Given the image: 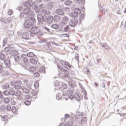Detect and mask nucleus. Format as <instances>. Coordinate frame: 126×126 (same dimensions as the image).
<instances>
[{"mask_svg": "<svg viewBox=\"0 0 126 126\" xmlns=\"http://www.w3.org/2000/svg\"><path fill=\"white\" fill-rule=\"evenodd\" d=\"M21 59V58H20V57H19L17 55H16L14 57V60L16 62H19V61H20Z\"/></svg>", "mask_w": 126, "mask_h": 126, "instance_id": "44", "label": "nucleus"}, {"mask_svg": "<svg viewBox=\"0 0 126 126\" xmlns=\"http://www.w3.org/2000/svg\"><path fill=\"white\" fill-rule=\"evenodd\" d=\"M39 7L41 9H42V8H44V5L42 4H40L39 5Z\"/></svg>", "mask_w": 126, "mask_h": 126, "instance_id": "61", "label": "nucleus"}, {"mask_svg": "<svg viewBox=\"0 0 126 126\" xmlns=\"http://www.w3.org/2000/svg\"><path fill=\"white\" fill-rule=\"evenodd\" d=\"M29 71H30V72H34V71H36V68L33 66L30 67L29 68Z\"/></svg>", "mask_w": 126, "mask_h": 126, "instance_id": "41", "label": "nucleus"}, {"mask_svg": "<svg viewBox=\"0 0 126 126\" xmlns=\"http://www.w3.org/2000/svg\"><path fill=\"white\" fill-rule=\"evenodd\" d=\"M56 12L57 14H59V15H63V14H64V12H63V10L62 9H57L56 10Z\"/></svg>", "mask_w": 126, "mask_h": 126, "instance_id": "19", "label": "nucleus"}, {"mask_svg": "<svg viewBox=\"0 0 126 126\" xmlns=\"http://www.w3.org/2000/svg\"><path fill=\"white\" fill-rule=\"evenodd\" d=\"M70 9L68 7H66L65 9V11H67V12H69V11H70Z\"/></svg>", "mask_w": 126, "mask_h": 126, "instance_id": "63", "label": "nucleus"}, {"mask_svg": "<svg viewBox=\"0 0 126 126\" xmlns=\"http://www.w3.org/2000/svg\"><path fill=\"white\" fill-rule=\"evenodd\" d=\"M30 62L31 63H32V64H37V60L34 59V58H32L30 59Z\"/></svg>", "mask_w": 126, "mask_h": 126, "instance_id": "30", "label": "nucleus"}, {"mask_svg": "<svg viewBox=\"0 0 126 126\" xmlns=\"http://www.w3.org/2000/svg\"><path fill=\"white\" fill-rule=\"evenodd\" d=\"M42 13L43 14H44V15H45V16H46V15H49L50 14V13H51L48 10L43 9L42 10Z\"/></svg>", "mask_w": 126, "mask_h": 126, "instance_id": "29", "label": "nucleus"}, {"mask_svg": "<svg viewBox=\"0 0 126 126\" xmlns=\"http://www.w3.org/2000/svg\"><path fill=\"white\" fill-rule=\"evenodd\" d=\"M6 110L7 111H10V110H11V107H10V105H7L6 107Z\"/></svg>", "mask_w": 126, "mask_h": 126, "instance_id": "57", "label": "nucleus"}, {"mask_svg": "<svg viewBox=\"0 0 126 126\" xmlns=\"http://www.w3.org/2000/svg\"><path fill=\"white\" fill-rule=\"evenodd\" d=\"M47 9H49V10H51V9L54 7V4H53V2H49L47 4Z\"/></svg>", "mask_w": 126, "mask_h": 126, "instance_id": "23", "label": "nucleus"}, {"mask_svg": "<svg viewBox=\"0 0 126 126\" xmlns=\"http://www.w3.org/2000/svg\"><path fill=\"white\" fill-rule=\"evenodd\" d=\"M77 23H78V20L74 19L70 20L69 22V25L71 27H75L77 25Z\"/></svg>", "mask_w": 126, "mask_h": 126, "instance_id": "10", "label": "nucleus"}, {"mask_svg": "<svg viewBox=\"0 0 126 126\" xmlns=\"http://www.w3.org/2000/svg\"><path fill=\"white\" fill-rule=\"evenodd\" d=\"M11 110L12 112V113H16V107L15 106H13L11 108Z\"/></svg>", "mask_w": 126, "mask_h": 126, "instance_id": "48", "label": "nucleus"}, {"mask_svg": "<svg viewBox=\"0 0 126 126\" xmlns=\"http://www.w3.org/2000/svg\"><path fill=\"white\" fill-rule=\"evenodd\" d=\"M80 17V20H83V18H84V14H81Z\"/></svg>", "mask_w": 126, "mask_h": 126, "instance_id": "60", "label": "nucleus"}, {"mask_svg": "<svg viewBox=\"0 0 126 126\" xmlns=\"http://www.w3.org/2000/svg\"><path fill=\"white\" fill-rule=\"evenodd\" d=\"M86 122H87V118L86 117H84L81 120V123L82 125H84V124H86Z\"/></svg>", "mask_w": 126, "mask_h": 126, "instance_id": "40", "label": "nucleus"}, {"mask_svg": "<svg viewBox=\"0 0 126 126\" xmlns=\"http://www.w3.org/2000/svg\"><path fill=\"white\" fill-rule=\"evenodd\" d=\"M33 76L35 77H39V76H40V74L38 72L35 73L33 74Z\"/></svg>", "mask_w": 126, "mask_h": 126, "instance_id": "56", "label": "nucleus"}, {"mask_svg": "<svg viewBox=\"0 0 126 126\" xmlns=\"http://www.w3.org/2000/svg\"><path fill=\"white\" fill-rule=\"evenodd\" d=\"M59 76L61 77H63V76H65L68 74V72L67 71H64L62 72H60Z\"/></svg>", "mask_w": 126, "mask_h": 126, "instance_id": "22", "label": "nucleus"}, {"mask_svg": "<svg viewBox=\"0 0 126 126\" xmlns=\"http://www.w3.org/2000/svg\"><path fill=\"white\" fill-rule=\"evenodd\" d=\"M30 35L32 37H34L35 35L38 36H42V32L37 27L32 28L30 30Z\"/></svg>", "mask_w": 126, "mask_h": 126, "instance_id": "3", "label": "nucleus"}, {"mask_svg": "<svg viewBox=\"0 0 126 126\" xmlns=\"http://www.w3.org/2000/svg\"><path fill=\"white\" fill-rule=\"evenodd\" d=\"M28 19L26 21L24 24V26L25 28H30L32 26L33 23L36 22V20L34 17L28 18Z\"/></svg>", "mask_w": 126, "mask_h": 126, "instance_id": "4", "label": "nucleus"}, {"mask_svg": "<svg viewBox=\"0 0 126 126\" xmlns=\"http://www.w3.org/2000/svg\"><path fill=\"white\" fill-rule=\"evenodd\" d=\"M5 67H10V61L8 60H5L3 61Z\"/></svg>", "mask_w": 126, "mask_h": 126, "instance_id": "18", "label": "nucleus"}, {"mask_svg": "<svg viewBox=\"0 0 126 126\" xmlns=\"http://www.w3.org/2000/svg\"><path fill=\"white\" fill-rule=\"evenodd\" d=\"M14 47H7L5 48V51H6V52H9V51H10V52H11V50H13Z\"/></svg>", "mask_w": 126, "mask_h": 126, "instance_id": "39", "label": "nucleus"}, {"mask_svg": "<svg viewBox=\"0 0 126 126\" xmlns=\"http://www.w3.org/2000/svg\"><path fill=\"white\" fill-rule=\"evenodd\" d=\"M15 91L14 90H13V89H10L9 90V94L11 95V96H13L14 95V93H15Z\"/></svg>", "mask_w": 126, "mask_h": 126, "instance_id": "37", "label": "nucleus"}, {"mask_svg": "<svg viewBox=\"0 0 126 126\" xmlns=\"http://www.w3.org/2000/svg\"><path fill=\"white\" fill-rule=\"evenodd\" d=\"M22 38L25 40H29V33L28 32H23Z\"/></svg>", "mask_w": 126, "mask_h": 126, "instance_id": "16", "label": "nucleus"}, {"mask_svg": "<svg viewBox=\"0 0 126 126\" xmlns=\"http://www.w3.org/2000/svg\"><path fill=\"white\" fill-rule=\"evenodd\" d=\"M23 97H24V95L20 94V95L18 97V99L20 100V101H22L24 100Z\"/></svg>", "mask_w": 126, "mask_h": 126, "instance_id": "51", "label": "nucleus"}, {"mask_svg": "<svg viewBox=\"0 0 126 126\" xmlns=\"http://www.w3.org/2000/svg\"><path fill=\"white\" fill-rule=\"evenodd\" d=\"M72 3H73V2L70 0H67L64 2V4H65V5H66L67 6H69V5H70V4H72Z\"/></svg>", "mask_w": 126, "mask_h": 126, "instance_id": "25", "label": "nucleus"}, {"mask_svg": "<svg viewBox=\"0 0 126 126\" xmlns=\"http://www.w3.org/2000/svg\"><path fill=\"white\" fill-rule=\"evenodd\" d=\"M63 98V95L61 93H59L56 95V99L57 100H61Z\"/></svg>", "mask_w": 126, "mask_h": 126, "instance_id": "34", "label": "nucleus"}, {"mask_svg": "<svg viewBox=\"0 0 126 126\" xmlns=\"http://www.w3.org/2000/svg\"><path fill=\"white\" fill-rule=\"evenodd\" d=\"M34 87L35 88H36V89L39 88V83H38V82H35L34 83Z\"/></svg>", "mask_w": 126, "mask_h": 126, "instance_id": "53", "label": "nucleus"}, {"mask_svg": "<svg viewBox=\"0 0 126 126\" xmlns=\"http://www.w3.org/2000/svg\"><path fill=\"white\" fill-rule=\"evenodd\" d=\"M40 73H45L46 72V68L44 66H41L39 70Z\"/></svg>", "mask_w": 126, "mask_h": 126, "instance_id": "28", "label": "nucleus"}, {"mask_svg": "<svg viewBox=\"0 0 126 126\" xmlns=\"http://www.w3.org/2000/svg\"><path fill=\"white\" fill-rule=\"evenodd\" d=\"M10 101V99L9 98L5 97L3 99V102L5 104H8Z\"/></svg>", "mask_w": 126, "mask_h": 126, "instance_id": "42", "label": "nucleus"}, {"mask_svg": "<svg viewBox=\"0 0 126 126\" xmlns=\"http://www.w3.org/2000/svg\"><path fill=\"white\" fill-rule=\"evenodd\" d=\"M32 7L34 9V11H35L36 13L40 12V8L38 7L37 5H35V3H32Z\"/></svg>", "mask_w": 126, "mask_h": 126, "instance_id": "11", "label": "nucleus"}, {"mask_svg": "<svg viewBox=\"0 0 126 126\" xmlns=\"http://www.w3.org/2000/svg\"><path fill=\"white\" fill-rule=\"evenodd\" d=\"M2 22H4V23H9V22H11V17L2 19Z\"/></svg>", "mask_w": 126, "mask_h": 126, "instance_id": "15", "label": "nucleus"}, {"mask_svg": "<svg viewBox=\"0 0 126 126\" xmlns=\"http://www.w3.org/2000/svg\"><path fill=\"white\" fill-rule=\"evenodd\" d=\"M67 21H68V18L67 17L64 16L63 18L62 21L59 23V25H62L63 23H65V24H67Z\"/></svg>", "mask_w": 126, "mask_h": 126, "instance_id": "12", "label": "nucleus"}, {"mask_svg": "<svg viewBox=\"0 0 126 126\" xmlns=\"http://www.w3.org/2000/svg\"><path fill=\"white\" fill-rule=\"evenodd\" d=\"M37 18L38 22H46L47 20V16L46 15L42 16L41 14L37 15Z\"/></svg>", "mask_w": 126, "mask_h": 126, "instance_id": "8", "label": "nucleus"}, {"mask_svg": "<svg viewBox=\"0 0 126 126\" xmlns=\"http://www.w3.org/2000/svg\"><path fill=\"white\" fill-rule=\"evenodd\" d=\"M7 40H8V38H4V39L3 40L2 47H4V46L5 45V44L7 43Z\"/></svg>", "mask_w": 126, "mask_h": 126, "instance_id": "45", "label": "nucleus"}, {"mask_svg": "<svg viewBox=\"0 0 126 126\" xmlns=\"http://www.w3.org/2000/svg\"><path fill=\"white\" fill-rule=\"evenodd\" d=\"M60 64H62L63 66H64L65 68H67V69H68L69 68H70L71 67V65L68 63L67 62H64L63 60L61 61Z\"/></svg>", "mask_w": 126, "mask_h": 126, "instance_id": "9", "label": "nucleus"}, {"mask_svg": "<svg viewBox=\"0 0 126 126\" xmlns=\"http://www.w3.org/2000/svg\"><path fill=\"white\" fill-rule=\"evenodd\" d=\"M74 11L75 13H77V14H80V13H81V11L78 8L74 9Z\"/></svg>", "mask_w": 126, "mask_h": 126, "instance_id": "43", "label": "nucleus"}, {"mask_svg": "<svg viewBox=\"0 0 126 126\" xmlns=\"http://www.w3.org/2000/svg\"><path fill=\"white\" fill-rule=\"evenodd\" d=\"M27 55L26 54H22L21 55V58L24 60V62L20 64V67L23 69H28L29 68V63L27 62H28V59H27Z\"/></svg>", "mask_w": 126, "mask_h": 126, "instance_id": "2", "label": "nucleus"}, {"mask_svg": "<svg viewBox=\"0 0 126 126\" xmlns=\"http://www.w3.org/2000/svg\"><path fill=\"white\" fill-rule=\"evenodd\" d=\"M22 90L24 93H25V94H28L30 92V90L26 88H23Z\"/></svg>", "mask_w": 126, "mask_h": 126, "instance_id": "32", "label": "nucleus"}, {"mask_svg": "<svg viewBox=\"0 0 126 126\" xmlns=\"http://www.w3.org/2000/svg\"><path fill=\"white\" fill-rule=\"evenodd\" d=\"M68 118H69V115L65 114V119H68Z\"/></svg>", "mask_w": 126, "mask_h": 126, "instance_id": "64", "label": "nucleus"}, {"mask_svg": "<svg viewBox=\"0 0 126 126\" xmlns=\"http://www.w3.org/2000/svg\"><path fill=\"white\" fill-rule=\"evenodd\" d=\"M100 45L101 47H102V48H104L105 50H110V47L108 46V44H107V43H103L100 42Z\"/></svg>", "mask_w": 126, "mask_h": 126, "instance_id": "20", "label": "nucleus"}, {"mask_svg": "<svg viewBox=\"0 0 126 126\" xmlns=\"http://www.w3.org/2000/svg\"><path fill=\"white\" fill-rule=\"evenodd\" d=\"M70 16L73 18H77L78 17V15L77 13H75V12H72L70 13Z\"/></svg>", "mask_w": 126, "mask_h": 126, "instance_id": "27", "label": "nucleus"}, {"mask_svg": "<svg viewBox=\"0 0 126 126\" xmlns=\"http://www.w3.org/2000/svg\"><path fill=\"white\" fill-rule=\"evenodd\" d=\"M51 28H53V29L57 30V29H59V28H60V26L57 24H53L51 26Z\"/></svg>", "mask_w": 126, "mask_h": 126, "instance_id": "35", "label": "nucleus"}, {"mask_svg": "<svg viewBox=\"0 0 126 126\" xmlns=\"http://www.w3.org/2000/svg\"><path fill=\"white\" fill-rule=\"evenodd\" d=\"M79 58V56L78 55V54H77L75 57V59L76 60V61H79L78 60V58Z\"/></svg>", "mask_w": 126, "mask_h": 126, "instance_id": "62", "label": "nucleus"}, {"mask_svg": "<svg viewBox=\"0 0 126 126\" xmlns=\"http://www.w3.org/2000/svg\"><path fill=\"white\" fill-rule=\"evenodd\" d=\"M24 6H26L27 7H30V6H32V4L31 5V3L29 2H25L24 3Z\"/></svg>", "mask_w": 126, "mask_h": 126, "instance_id": "38", "label": "nucleus"}, {"mask_svg": "<svg viewBox=\"0 0 126 126\" xmlns=\"http://www.w3.org/2000/svg\"><path fill=\"white\" fill-rule=\"evenodd\" d=\"M2 89H8V88H9V85L8 84V83H6L5 84H3V85L2 86Z\"/></svg>", "mask_w": 126, "mask_h": 126, "instance_id": "31", "label": "nucleus"}, {"mask_svg": "<svg viewBox=\"0 0 126 126\" xmlns=\"http://www.w3.org/2000/svg\"><path fill=\"white\" fill-rule=\"evenodd\" d=\"M16 104V98L11 99V105H15Z\"/></svg>", "mask_w": 126, "mask_h": 126, "instance_id": "50", "label": "nucleus"}, {"mask_svg": "<svg viewBox=\"0 0 126 126\" xmlns=\"http://www.w3.org/2000/svg\"><path fill=\"white\" fill-rule=\"evenodd\" d=\"M68 97L69 98V99H71V100H72V99L75 98V100L77 101H80V96L78 95V94L77 93H75L74 95H73V92L72 91H68Z\"/></svg>", "mask_w": 126, "mask_h": 126, "instance_id": "5", "label": "nucleus"}, {"mask_svg": "<svg viewBox=\"0 0 126 126\" xmlns=\"http://www.w3.org/2000/svg\"><path fill=\"white\" fill-rule=\"evenodd\" d=\"M0 119L2 121V122H5V123H7V120H8V117L7 115H0Z\"/></svg>", "mask_w": 126, "mask_h": 126, "instance_id": "13", "label": "nucleus"}, {"mask_svg": "<svg viewBox=\"0 0 126 126\" xmlns=\"http://www.w3.org/2000/svg\"><path fill=\"white\" fill-rule=\"evenodd\" d=\"M21 84H22L21 81H17L16 83L12 82L11 83V86H12L13 88H15V89H22Z\"/></svg>", "mask_w": 126, "mask_h": 126, "instance_id": "6", "label": "nucleus"}, {"mask_svg": "<svg viewBox=\"0 0 126 126\" xmlns=\"http://www.w3.org/2000/svg\"><path fill=\"white\" fill-rule=\"evenodd\" d=\"M59 26L62 29L63 32H68L70 30L69 26L65 23H63L62 25H59Z\"/></svg>", "mask_w": 126, "mask_h": 126, "instance_id": "7", "label": "nucleus"}, {"mask_svg": "<svg viewBox=\"0 0 126 126\" xmlns=\"http://www.w3.org/2000/svg\"><path fill=\"white\" fill-rule=\"evenodd\" d=\"M67 126H72V121L71 120H69L67 122Z\"/></svg>", "mask_w": 126, "mask_h": 126, "instance_id": "54", "label": "nucleus"}, {"mask_svg": "<svg viewBox=\"0 0 126 126\" xmlns=\"http://www.w3.org/2000/svg\"><path fill=\"white\" fill-rule=\"evenodd\" d=\"M60 85V82L57 81L55 83V86H59Z\"/></svg>", "mask_w": 126, "mask_h": 126, "instance_id": "58", "label": "nucleus"}, {"mask_svg": "<svg viewBox=\"0 0 126 126\" xmlns=\"http://www.w3.org/2000/svg\"><path fill=\"white\" fill-rule=\"evenodd\" d=\"M3 71V70H2V66L0 65V73H2Z\"/></svg>", "mask_w": 126, "mask_h": 126, "instance_id": "59", "label": "nucleus"}, {"mask_svg": "<svg viewBox=\"0 0 126 126\" xmlns=\"http://www.w3.org/2000/svg\"><path fill=\"white\" fill-rule=\"evenodd\" d=\"M23 83V87H30V86L28 84V80H24Z\"/></svg>", "mask_w": 126, "mask_h": 126, "instance_id": "26", "label": "nucleus"}, {"mask_svg": "<svg viewBox=\"0 0 126 126\" xmlns=\"http://www.w3.org/2000/svg\"><path fill=\"white\" fill-rule=\"evenodd\" d=\"M48 24H51L54 21V18L52 16H49L46 18Z\"/></svg>", "mask_w": 126, "mask_h": 126, "instance_id": "14", "label": "nucleus"}, {"mask_svg": "<svg viewBox=\"0 0 126 126\" xmlns=\"http://www.w3.org/2000/svg\"><path fill=\"white\" fill-rule=\"evenodd\" d=\"M33 11L29 7L25 8L22 13L19 15L20 18H23L24 16H26L27 18L33 17Z\"/></svg>", "mask_w": 126, "mask_h": 126, "instance_id": "1", "label": "nucleus"}, {"mask_svg": "<svg viewBox=\"0 0 126 126\" xmlns=\"http://www.w3.org/2000/svg\"><path fill=\"white\" fill-rule=\"evenodd\" d=\"M10 54L11 56H12L13 57H15V56H17L18 55V51L14 50V48L11 50Z\"/></svg>", "mask_w": 126, "mask_h": 126, "instance_id": "17", "label": "nucleus"}, {"mask_svg": "<svg viewBox=\"0 0 126 126\" xmlns=\"http://www.w3.org/2000/svg\"><path fill=\"white\" fill-rule=\"evenodd\" d=\"M14 95L15 96H16L17 97H18L19 96H20L21 95V92L20 91H16L15 92Z\"/></svg>", "mask_w": 126, "mask_h": 126, "instance_id": "36", "label": "nucleus"}, {"mask_svg": "<svg viewBox=\"0 0 126 126\" xmlns=\"http://www.w3.org/2000/svg\"><path fill=\"white\" fill-rule=\"evenodd\" d=\"M44 30H45V31H46V32H51V30H50V29L47 28V27H44L43 28Z\"/></svg>", "mask_w": 126, "mask_h": 126, "instance_id": "55", "label": "nucleus"}, {"mask_svg": "<svg viewBox=\"0 0 126 126\" xmlns=\"http://www.w3.org/2000/svg\"><path fill=\"white\" fill-rule=\"evenodd\" d=\"M53 18L55 22H60L62 20L61 16L58 15L54 16Z\"/></svg>", "mask_w": 126, "mask_h": 126, "instance_id": "21", "label": "nucleus"}, {"mask_svg": "<svg viewBox=\"0 0 126 126\" xmlns=\"http://www.w3.org/2000/svg\"><path fill=\"white\" fill-rule=\"evenodd\" d=\"M8 14L10 16L13 14V10L11 9H9L8 11Z\"/></svg>", "mask_w": 126, "mask_h": 126, "instance_id": "52", "label": "nucleus"}, {"mask_svg": "<svg viewBox=\"0 0 126 126\" xmlns=\"http://www.w3.org/2000/svg\"><path fill=\"white\" fill-rule=\"evenodd\" d=\"M0 59L1 60V61H3V60L5 59V51H1Z\"/></svg>", "mask_w": 126, "mask_h": 126, "instance_id": "24", "label": "nucleus"}, {"mask_svg": "<svg viewBox=\"0 0 126 126\" xmlns=\"http://www.w3.org/2000/svg\"><path fill=\"white\" fill-rule=\"evenodd\" d=\"M28 57H29L30 58H32V57H34V55L33 52H29L27 53Z\"/></svg>", "mask_w": 126, "mask_h": 126, "instance_id": "46", "label": "nucleus"}, {"mask_svg": "<svg viewBox=\"0 0 126 126\" xmlns=\"http://www.w3.org/2000/svg\"><path fill=\"white\" fill-rule=\"evenodd\" d=\"M57 66L59 68V72H63V71H67L66 70H65L64 69H63V68L60 65H58Z\"/></svg>", "mask_w": 126, "mask_h": 126, "instance_id": "33", "label": "nucleus"}, {"mask_svg": "<svg viewBox=\"0 0 126 126\" xmlns=\"http://www.w3.org/2000/svg\"><path fill=\"white\" fill-rule=\"evenodd\" d=\"M3 94L4 96H8L9 94V91L8 90H5L3 92Z\"/></svg>", "mask_w": 126, "mask_h": 126, "instance_id": "47", "label": "nucleus"}, {"mask_svg": "<svg viewBox=\"0 0 126 126\" xmlns=\"http://www.w3.org/2000/svg\"><path fill=\"white\" fill-rule=\"evenodd\" d=\"M24 103L26 106H29L30 104H31V101L27 100L26 101H24Z\"/></svg>", "mask_w": 126, "mask_h": 126, "instance_id": "49", "label": "nucleus"}]
</instances>
